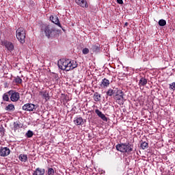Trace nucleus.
Returning <instances> with one entry per match:
<instances>
[{"mask_svg": "<svg viewBox=\"0 0 175 175\" xmlns=\"http://www.w3.org/2000/svg\"><path fill=\"white\" fill-rule=\"evenodd\" d=\"M75 3L78 5L79 6H81V8H88V3H87L86 0H75Z\"/></svg>", "mask_w": 175, "mask_h": 175, "instance_id": "11", "label": "nucleus"}, {"mask_svg": "<svg viewBox=\"0 0 175 175\" xmlns=\"http://www.w3.org/2000/svg\"><path fill=\"white\" fill-rule=\"evenodd\" d=\"M116 147L117 151L123 154H128V155H131L133 151V144L129 142L118 144Z\"/></svg>", "mask_w": 175, "mask_h": 175, "instance_id": "1", "label": "nucleus"}, {"mask_svg": "<svg viewBox=\"0 0 175 175\" xmlns=\"http://www.w3.org/2000/svg\"><path fill=\"white\" fill-rule=\"evenodd\" d=\"M169 88H170V90H172V91H174L175 90V82L170 83Z\"/></svg>", "mask_w": 175, "mask_h": 175, "instance_id": "32", "label": "nucleus"}, {"mask_svg": "<svg viewBox=\"0 0 175 175\" xmlns=\"http://www.w3.org/2000/svg\"><path fill=\"white\" fill-rule=\"evenodd\" d=\"M48 175H54V169L49 168L47 172Z\"/></svg>", "mask_w": 175, "mask_h": 175, "instance_id": "31", "label": "nucleus"}, {"mask_svg": "<svg viewBox=\"0 0 175 175\" xmlns=\"http://www.w3.org/2000/svg\"><path fill=\"white\" fill-rule=\"evenodd\" d=\"M82 53L85 55L90 53V49H88V48H85L82 50Z\"/></svg>", "mask_w": 175, "mask_h": 175, "instance_id": "33", "label": "nucleus"}, {"mask_svg": "<svg viewBox=\"0 0 175 175\" xmlns=\"http://www.w3.org/2000/svg\"><path fill=\"white\" fill-rule=\"evenodd\" d=\"M8 95L10 96L12 102H17V100L20 99V93L15 90H10L8 92Z\"/></svg>", "mask_w": 175, "mask_h": 175, "instance_id": "6", "label": "nucleus"}, {"mask_svg": "<svg viewBox=\"0 0 175 175\" xmlns=\"http://www.w3.org/2000/svg\"><path fill=\"white\" fill-rule=\"evenodd\" d=\"M55 79H58V75H55Z\"/></svg>", "mask_w": 175, "mask_h": 175, "instance_id": "35", "label": "nucleus"}, {"mask_svg": "<svg viewBox=\"0 0 175 175\" xmlns=\"http://www.w3.org/2000/svg\"><path fill=\"white\" fill-rule=\"evenodd\" d=\"M109 85H110V81L109 79L106 78L102 79L101 83L100 84V87H101V88H107Z\"/></svg>", "mask_w": 175, "mask_h": 175, "instance_id": "13", "label": "nucleus"}, {"mask_svg": "<svg viewBox=\"0 0 175 175\" xmlns=\"http://www.w3.org/2000/svg\"><path fill=\"white\" fill-rule=\"evenodd\" d=\"M19 160L21 162H27V161H28V156L27 154H21L19 155Z\"/></svg>", "mask_w": 175, "mask_h": 175, "instance_id": "23", "label": "nucleus"}, {"mask_svg": "<svg viewBox=\"0 0 175 175\" xmlns=\"http://www.w3.org/2000/svg\"><path fill=\"white\" fill-rule=\"evenodd\" d=\"M49 18H50L51 21H52V23H53V24H55L60 28H62V25H61V23H59V18H58V16H51Z\"/></svg>", "mask_w": 175, "mask_h": 175, "instance_id": "12", "label": "nucleus"}, {"mask_svg": "<svg viewBox=\"0 0 175 175\" xmlns=\"http://www.w3.org/2000/svg\"><path fill=\"white\" fill-rule=\"evenodd\" d=\"M9 92L3 94V100L4 102H9Z\"/></svg>", "mask_w": 175, "mask_h": 175, "instance_id": "25", "label": "nucleus"}, {"mask_svg": "<svg viewBox=\"0 0 175 175\" xmlns=\"http://www.w3.org/2000/svg\"><path fill=\"white\" fill-rule=\"evenodd\" d=\"M67 64L68 65L66 69V72H69V70H73V69L77 68V62L76 61L68 59Z\"/></svg>", "mask_w": 175, "mask_h": 175, "instance_id": "7", "label": "nucleus"}, {"mask_svg": "<svg viewBox=\"0 0 175 175\" xmlns=\"http://www.w3.org/2000/svg\"><path fill=\"white\" fill-rule=\"evenodd\" d=\"M58 68L61 69V70H66L67 65H68V59H62L58 62Z\"/></svg>", "mask_w": 175, "mask_h": 175, "instance_id": "9", "label": "nucleus"}, {"mask_svg": "<svg viewBox=\"0 0 175 175\" xmlns=\"http://www.w3.org/2000/svg\"><path fill=\"white\" fill-rule=\"evenodd\" d=\"M63 31H65V29H62Z\"/></svg>", "mask_w": 175, "mask_h": 175, "instance_id": "37", "label": "nucleus"}, {"mask_svg": "<svg viewBox=\"0 0 175 175\" xmlns=\"http://www.w3.org/2000/svg\"><path fill=\"white\" fill-rule=\"evenodd\" d=\"M74 123L77 126L84 125V120L83 119V118L78 116V117L75 118Z\"/></svg>", "mask_w": 175, "mask_h": 175, "instance_id": "15", "label": "nucleus"}, {"mask_svg": "<svg viewBox=\"0 0 175 175\" xmlns=\"http://www.w3.org/2000/svg\"><path fill=\"white\" fill-rule=\"evenodd\" d=\"M46 173V170L40 167H37L35 171H33L32 175H44Z\"/></svg>", "mask_w": 175, "mask_h": 175, "instance_id": "16", "label": "nucleus"}, {"mask_svg": "<svg viewBox=\"0 0 175 175\" xmlns=\"http://www.w3.org/2000/svg\"><path fill=\"white\" fill-rule=\"evenodd\" d=\"M42 30L44 31L45 36L48 39H53L55 36V33L58 32L54 26L50 25L45 26Z\"/></svg>", "mask_w": 175, "mask_h": 175, "instance_id": "2", "label": "nucleus"}, {"mask_svg": "<svg viewBox=\"0 0 175 175\" xmlns=\"http://www.w3.org/2000/svg\"><path fill=\"white\" fill-rule=\"evenodd\" d=\"M16 35L18 40L21 43H25V29L23 27H19L16 31Z\"/></svg>", "mask_w": 175, "mask_h": 175, "instance_id": "3", "label": "nucleus"}, {"mask_svg": "<svg viewBox=\"0 0 175 175\" xmlns=\"http://www.w3.org/2000/svg\"><path fill=\"white\" fill-rule=\"evenodd\" d=\"M41 95L46 100H49V99H50V96H49V92H47V91L42 92Z\"/></svg>", "mask_w": 175, "mask_h": 175, "instance_id": "24", "label": "nucleus"}, {"mask_svg": "<svg viewBox=\"0 0 175 175\" xmlns=\"http://www.w3.org/2000/svg\"><path fill=\"white\" fill-rule=\"evenodd\" d=\"M117 88H109L107 92H106V95L107 96H113V95H114V94H116L117 92Z\"/></svg>", "mask_w": 175, "mask_h": 175, "instance_id": "19", "label": "nucleus"}, {"mask_svg": "<svg viewBox=\"0 0 175 175\" xmlns=\"http://www.w3.org/2000/svg\"><path fill=\"white\" fill-rule=\"evenodd\" d=\"M95 113L98 116V117L103 120V121H105V122H107V117H106V116H105L103 113H102V111H100L99 109H95Z\"/></svg>", "mask_w": 175, "mask_h": 175, "instance_id": "14", "label": "nucleus"}, {"mask_svg": "<svg viewBox=\"0 0 175 175\" xmlns=\"http://www.w3.org/2000/svg\"><path fill=\"white\" fill-rule=\"evenodd\" d=\"M147 83H148L147 79L142 77L139 79L138 84H139V87H144V85H147Z\"/></svg>", "mask_w": 175, "mask_h": 175, "instance_id": "20", "label": "nucleus"}, {"mask_svg": "<svg viewBox=\"0 0 175 175\" xmlns=\"http://www.w3.org/2000/svg\"><path fill=\"white\" fill-rule=\"evenodd\" d=\"M5 132H6V129L3 127V125L0 126V133L1 136H5Z\"/></svg>", "mask_w": 175, "mask_h": 175, "instance_id": "28", "label": "nucleus"}, {"mask_svg": "<svg viewBox=\"0 0 175 175\" xmlns=\"http://www.w3.org/2000/svg\"><path fill=\"white\" fill-rule=\"evenodd\" d=\"M100 98H102V96L96 92L93 96L94 100L95 102H100Z\"/></svg>", "mask_w": 175, "mask_h": 175, "instance_id": "21", "label": "nucleus"}, {"mask_svg": "<svg viewBox=\"0 0 175 175\" xmlns=\"http://www.w3.org/2000/svg\"><path fill=\"white\" fill-rule=\"evenodd\" d=\"M14 81L17 84H21V83H23V79H21V78H20V77H17L14 79Z\"/></svg>", "mask_w": 175, "mask_h": 175, "instance_id": "30", "label": "nucleus"}, {"mask_svg": "<svg viewBox=\"0 0 175 175\" xmlns=\"http://www.w3.org/2000/svg\"><path fill=\"white\" fill-rule=\"evenodd\" d=\"M91 50L93 53L98 54V53H100V45L99 44H93Z\"/></svg>", "mask_w": 175, "mask_h": 175, "instance_id": "17", "label": "nucleus"}, {"mask_svg": "<svg viewBox=\"0 0 175 175\" xmlns=\"http://www.w3.org/2000/svg\"><path fill=\"white\" fill-rule=\"evenodd\" d=\"M159 25L160 27H165V25H166V21H165V19H160L159 21Z\"/></svg>", "mask_w": 175, "mask_h": 175, "instance_id": "29", "label": "nucleus"}, {"mask_svg": "<svg viewBox=\"0 0 175 175\" xmlns=\"http://www.w3.org/2000/svg\"><path fill=\"white\" fill-rule=\"evenodd\" d=\"M10 154V149L8 147H1L0 148V157H8Z\"/></svg>", "mask_w": 175, "mask_h": 175, "instance_id": "10", "label": "nucleus"}, {"mask_svg": "<svg viewBox=\"0 0 175 175\" xmlns=\"http://www.w3.org/2000/svg\"><path fill=\"white\" fill-rule=\"evenodd\" d=\"M2 46H4L5 49L8 50V51H13L14 50V45L11 42H9L8 40H3L1 41Z\"/></svg>", "mask_w": 175, "mask_h": 175, "instance_id": "8", "label": "nucleus"}, {"mask_svg": "<svg viewBox=\"0 0 175 175\" xmlns=\"http://www.w3.org/2000/svg\"><path fill=\"white\" fill-rule=\"evenodd\" d=\"M25 136H26V137H28V138L32 137V136H33V131H31V130H29V131L26 133Z\"/></svg>", "mask_w": 175, "mask_h": 175, "instance_id": "27", "label": "nucleus"}, {"mask_svg": "<svg viewBox=\"0 0 175 175\" xmlns=\"http://www.w3.org/2000/svg\"><path fill=\"white\" fill-rule=\"evenodd\" d=\"M114 99L118 103V105H124V92L120 90H117Z\"/></svg>", "mask_w": 175, "mask_h": 175, "instance_id": "4", "label": "nucleus"}, {"mask_svg": "<svg viewBox=\"0 0 175 175\" xmlns=\"http://www.w3.org/2000/svg\"><path fill=\"white\" fill-rule=\"evenodd\" d=\"M141 148L142 150H146L147 148H148V143L144 142L141 144Z\"/></svg>", "mask_w": 175, "mask_h": 175, "instance_id": "26", "label": "nucleus"}, {"mask_svg": "<svg viewBox=\"0 0 175 175\" xmlns=\"http://www.w3.org/2000/svg\"><path fill=\"white\" fill-rule=\"evenodd\" d=\"M117 3H119V5H122V3H124V1H122V0H117Z\"/></svg>", "mask_w": 175, "mask_h": 175, "instance_id": "34", "label": "nucleus"}, {"mask_svg": "<svg viewBox=\"0 0 175 175\" xmlns=\"http://www.w3.org/2000/svg\"><path fill=\"white\" fill-rule=\"evenodd\" d=\"M13 130L16 132V131H18V129L23 128V124L20 122V121L14 122L13 124Z\"/></svg>", "mask_w": 175, "mask_h": 175, "instance_id": "18", "label": "nucleus"}, {"mask_svg": "<svg viewBox=\"0 0 175 175\" xmlns=\"http://www.w3.org/2000/svg\"><path fill=\"white\" fill-rule=\"evenodd\" d=\"M124 26H125V27H128V23H127V22L125 23Z\"/></svg>", "mask_w": 175, "mask_h": 175, "instance_id": "36", "label": "nucleus"}, {"mask_svg": "<svg viewBox=\"0 0 175 175\" xmlns=\"http://www.w3.org/2000/svg\"><path fill=\"white\" fill-rule=\"evenodd\" d=\"M5 110H6L7 111H14V110H16V108L14 107V105L9 104L8 106L5 107Z\"/></svg>", "mask_w": 175, "mask_h": 175, "instance_id": "22", "label": "nucleus"}, {"mask_svg": "<svg viewBox=\"0 0 175 175\" xmlns=\"http://www.w3.org/2000/svg\"><path fill=\"white\" fill-rule=\"evenodd\" d=\"M22 109L25 111H36L38 106L33 103H26L23 106Z\"/></svg>", "mask_w": 175, "mask_h": 175, "instance_id": "5", "label": "nucleus"}]
</instances>
